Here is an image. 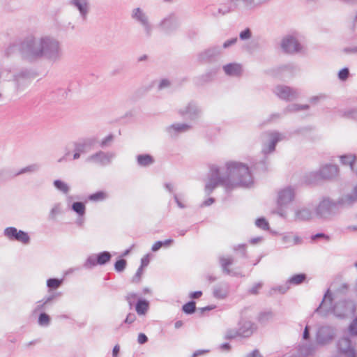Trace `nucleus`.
Here are the masks:
<instances>
[{
    "instance_id": "nucleus-1",
    "label": "nucleus",
    "mask_w": 357,
    "mask_h": 357,
    "mask_svg": "<svg viewBox=\"0 0 357 357\" xmlns=\"http://www.w3.org/2000/svg\"><path fill=\"white\" fill-rule=\"evenodd\" d=\"M226 167L227 174L221 176L217 165L210 166L208 181L204 188L206 195H210L218 185L224 186L229 192L237 187H250L253 184V176L247 165L232 161L227 162Z\"/></svg>"
},
{
    "instance_id": "nucleus-2",
    "label": "nucleus",
    "mask_w": 357,
    "mask_h": 357,
    "mask_svg": "<svg viewBox=\"0 0 357 357\" xmlns=\"http://www.w3.org/2000/svg\"><path fill=\"white\" fill-rule=\"evenodd\" d=\"M333 294L331 290L328 289L324 295L321 303L314 310V313L319 314L323 317H326L332 313L336 317L344 319L355 311L356 306L351 300L342 299L335 303L333 305Z\"/></svg>"
},
{
    "instance_id": "nucleus-3",
    "label": "nucleus",
    "mask_w": 357,
    "mask_h": 357,
    "mask_svg": "<svg viewBox=\"0 0 357 357\" xmlns=\"http://www.w3.org/2000/svg\"><path fill=\"white\" fill-rule=\"evenodd\" d=\"M20 57L28 63L40 60V38L28 36L20 40Z\"/></svg>"
},
{
    "instance_id": "nucleus-4",
    "label": "nucleus",
    "mask_w": 357,
    "mask_h": 357,
    "mask_svg": "<svg viewBox=\"0 0 357 357\" xmlns=\"http://www.w3.org/2000/svg\"><path fill=\"white\" fill-rule=\"evenodd\" d=\"M40 59L55 63L61 60L63 50L60 42L51 36L40 38Z\"/></svg>"
},
{
    "instance_id": "nucleus-5",
    "label": "nucleus",
    "mask_w": 357,
    "mask_h": 357,
    "mask_svg": "<svg viewBox=\"0 0 357 357\" xmlns=\"http://www.w3.org/2000/svg\"><path fill=\"white\" fill-rule=\"evenodd\" d=\"M339 202L329 197H324L315 208L317 218L324 220H330L339 213Z\"/></svg>"
},
{
    "instance_id": "nucleus-6",
    "label": "nucleus",
    "mask_w": 357,
    "mask_h": 357,
    "mask_svg": "<svg viewBox=\"0 0 357 357\" xmlns=\"http://www.w3.org/2000/svg\"><path fill=\"white\" fill-rule=\"evenodd\" d=\"M295 197V192L294 188L291 186L287 187L281 190L278 192V201H277V208L273 211L274 213L279 215L283 218H286L287 212L285 207L288 204L292 202Z\"/></svg>"
},
{
    "instance_id": "nucleus-7",
    "label": "nucleus",
    "mask_w": 357,
    "mask_h": 357,
    "mask_svg": "<svg viewBox=\"0 0 357 357\" xmlns=\"http://www.w3.org/2000/svg\"><path fill=\"white\" fill-rule=\"evenodd\" d=\"M337 330L331 326H321L318 328L315 340L317 344L325 346L331 343L336 336Z\"/></svg>"
},
{
    "instance_id": "nucleus-8",
    "label": "nucleus",
    "mask_w": 357,
    "mask_h": 357,
    "mask_svg": "<svg viewBox=\"0 0 357 357\" xmlns=\"http://www.w3.org/2000/svg\"><path fill=\"white\" fill-rule=\"evenodd\" d=\"M222 54V47L220 45H213L199 52L197 60L199 63L206 64L215 62Z\"/></svg>"
},
{
    "instance_id": "nucleus-9",
    "label": "nucleus",
    "mask_w": 357,
    "mask_h": 357,
    "mask_svg": "<svg viewBox=\"0 0 357 357\" xmlns=\"http://www.w3.org/2000/svg\"><path fill=\"white\" fill-rule=\"evenodd\" d=\"M112 255L109 251H102L98 254L89 255L83 264L86 269H91L99 265L104 266L108 264L112 259Z\"/></svg>"
},
{
    "instance_id": "nucleus-10",
    "label": "nucleus",
    "mask_w": 357,
    "mask_h": 357,
    "mask_svg": "<svg viewBox=\"0 0 357 357\" xmlns=\"http://www.w3.org/2000/svg\"><path fill=\"white\" fill-rule=\"evenodd\" d=\"M131 17L143 27L146 37L150 38L152 35L153 26L149 22L146 13L141 8H136L132 10Z\"/></svg>"
},
{
    "instance_id": "nucleus-11",
    "label": "nucleus",
    "mask_w": 357,
    "mask_h": 357,
    "mask_svg": "<svg viewBox=\"0 0 357 357\" xmlns=\"http://www.w3.org/2000/svg\"><path fill=\"white\" fill-rule=\"evenodd\" d=\"M180 25L181 22L178 17L175 13H172L160 22L158 27L164 33L170 35L176 32Z\"/></svg>"
},
{
    "instance_id": "nucleus-12",
    "label": "nucleus",
    "mask_w": 357,
    "mask_h": 357,
    "mask_svg": "<svg viewBox=\"0 0 357 357\" xmlns=\"http://www.w3.org/2000/svg\"><path fill=\"white\" fill-rule=\"evenodd\" d=\"M3 235L10 241H16L27 245L30 243V236L27 232L18 230L15 227H8L3 230Z\"/></svg>"
},
{
    "instance_id": "nucleus-13",
    "label": "nucleus",
    "mask_w": 357,
    "mask_h": 357,
    "mask_svg": "<svg viewBox=\"0 0 357 357\" xmlns=\"http://www.w3.org/2000/svg\"><path fill=\"white\" fill-rule=\"evenodd\" d=\"M337 349L340 354L344 355L345 357H354V355L357 352L355 348L352 346V342L349 336H343L340 338L337 342Z\"/></svg>"
},
{
    "instance_id": "nucleus-14",
    "label": "nucleus",
    "mask_w": 357,
    "mask_h": 357,
    "mask_svg": "<svg viewBox=\"0 0 357 357\" xmlns=\"http://www.w3.org/2000/svg\"><path fill=\"white\" fill-rule=\"evenodd\" d=\"M274 93L282 100L292 101L298 97V91L285 85H278L274 89Z\"/></svg>"
},
{
    "instance_id": "nucleus-15",
    "label": "nucleus",
    "mask_w": 357,
    "mask_h": 357,
    "mask_svg": "<svg viewBox=\"0 0 357 357\" xmlns=\"http://www.w3.org/2000/svg\"><path fill=\"white\" fill-rule=\"evenodd\" d=\"M98 141L96 137L82 138L77 142H73L74 149L81 153H86L93 149Z\"/></svg>"
},
{
    "instance_id": "nucleus-16",
    "label": "nucleus",
    "mask_w": 357,
    "mask_h": 357,
    "mask_svg": "<svg viewBox=\"0 0 357 357\" xmlns=\"http://www.w3.org/2000/svg\"><path fill=\"white\" fill-rule=\"evenodd\" d=\"M281 47L285 53H295L301 50L302 47L300 43L293 36H287L284 38L281 43Z\"/></svg>"
},
{
    "instance_id": "nucleus-17",
    "label": "nucleus",
    "mask_w": 357,
    "mask_h": 357,
    "mask_svg": "<svg viewBox=\"0 0 357 357\" xmlns=\"http://www.w3.org/2000/svg\"><path fill=\"white\" fill-rule=\"evenodd\" d=\"M178 113L182 116H187L190 120L194 121L200 116L202 110L195 102L191 101L186 107L180 109Z\"/></svg>"
},
{
    "instance_id": "nucleus-18",
    "label": "nucleus",
    "mask_w": 357,
    "mask_h": 357,
    "mask_svg": "<svg viewBox=\"0 0 357 357\" xmlns=\"http://www.w3.org/2000/svg\"><path fill=\"white\" fill-rule=\"evenodd\" d=\"M319 170L323 181H333L339 174L338 166L333 164H326L321 166Z\"/></svg>"
},
{
    "instance_id": "nucleus-19",
    "label": "nucleus",
    "mask_w": 357,
    "mask_h": 357,
    "mask_svg": "<svg viewBox=\"0 0 357 357\" xmlns=\"http://www.w3.org/2000/svg\"><path fill=\"white\" fill-rule=\"evenodd\" d=\"M270 0H228L234 8L243 6L246 10H254L262 4L266 3Z\"/></svg>"
},
{
    "instance_id": "nucleus-20",
    "label": "nucleus",
    "mask_w": 357,
    "mask_h": 357,
    "mask_svg": "<svg viewBox=\"0 0 357 357\" xmlns=\"http://www.w3.org/2000/svg\"><path fill=\"white\" fill-rule=\"evenodd\" d=\"M69 3L78 10L82 20L86 22L90 11L89 0H70Z\"/></svg>"
},
{
    "instance_id": "nucleus-21",
    "label": "nucleus",
    "mask_w": 357,
    "mask_h": 357,
    "mask_svg": "<svg viewBox=\"0 0 357 357\" xmlns=\"http://www.w3.org/2000/svg\"><path fill=\"white\" fill-rule=\"evenodd\" d=\"M218 261L223 274L234 277H243V275L240 272L234 271L229 268V266L234 263L232 257L226 258L224 256H219Z\"/></svg>"
},
{
    "instance_id": "nucleus-22",
    "label": "nucleus",
    "mask_w": 357,
    "mask_h": 357,
    "mask_svg": "<svg viewBox=\"0 0 357 357\" xmlns=\"http://www.w3.org/2000/svg\"><path fill=\"white\" fill-rule=\"evenodd\" d=\"M218 68H213L207 70L205 73L195 77L193 82L197 86H202L204 84L212 82L218 73Z\"/></svg>"
},
{
    "instance_id": "nucleus-23",
    "label": "nucleus",
    "mask_w": 357,
    "mask_h": 357,
    "mask_svg": "<svg viewBox=\"0 0 357 357\" xmlns=\"http://www.w3.org/2000/svg\"><path fill=\"white\" fill-rule=\"evenodd\" d=\"M37 73L31 68H24L18 73L13 75V81L19 86L20 82L24 80H31L37 76Z\"/></svg>"
},
{
    "instance_id": "nucleus-24",
    "label": "nucleus",
    "mask_w": 357,
    "mask_h": 357,
    "mask_svg": "<svg viewBox=\"0 0 357 357\" xmlns=\"http://www.w3.org/2000/svg\"><path fill=\"white\" fill-rule=\"evenodd\" d=\"M238 331L241 337H249L257 328V326L250 321L241 320L238 323Z\"/></svg>"
},
{
    "instance_id": "nucleus-25",
    "label": "nucleus",
    "mask_w": 357,
    "mask_h": 357,
    "mask_svg": "<svg viewBox=\"0 0 357 357\" xmlns=\"http://www.w3.org/2000/svg\"><path fill=\"white\" fill-rule=\"evenodd\" d=\"M191 126L187 123H173L165 128V131L172 137H176L178 134L188 130Z\"/></svg>"
},
{
    "instance_id": "nucleus-26",
    "label": "nucleus",
    "mask_w": 357,
    "mask_h": 357,
    "mask_svg": "<svg viewBox=\"0 0 357 357\" xmlns=\"http://www.w3.org/2000/svg\"><path fill=\"white\" fill-rule=\"evenodd\" d=\"M229 284L227 282H220L213 287V296L220 300L226 298L229 295Z\"/></svg>"
},
{
    "instance_id": "nucleus-27",
    "label": "nucleus",
    "mask_w": 357,
    "mask_h": 357,
    "mask_svg": "<svg viewBox=\"0 0 357 357\" xmlns=\"http://www.w3.org/2000/svg\"><path fill=\"white\" fill-rule=\"evenodd\" d=\"M304 183L310 185H319L323 182L319 170L307 173L303 177Z\"/></svg>"
},
{
    "instance_id": "nucleus-28",
    "label": "nucleus",
    "mask_w": 357,
    "mask_h": 357,
    "mask_svg": "<svg viewBox=\"0 0 357 357\" xmlns=\"http://www.w3.org/2000/svg\"><path fill=\"white\" fill-rule=\"evenodd\" d=\"M271 137L270 143L268 144V148H264L262 152L264 155H267L268 153H271L275 150L276 145L278 142L280 141V133L274 131L269 134Z\"/></svg>"
},
{
    "instance_id": "nucleus-29",
    "label": "nucleus",
    "mask_w": 357,
    "mask_h": 357,
    "mask_svg": "<svg viewBox=\"0 0 357 357\" xmlns=\"http://www.w3.org/2000/svg\"><path fill=\"white\" fill-rule=\"evenodd\" d=\"M223 70L229 76H238L241 74L242 67L238 63H229L223 66Z\"/></svg>"
},
{
    "instance_id": "nucleus-30",
    "label": "nucleus",
    "mask_w": 357,
    "mask_h": 357,
    "mask_svg": "<svg viewBox=\"0 0 357 357\" xmlns=\"http://www.w3.org/2000/svg\"><path fill=\"white\" fill-rule=\"evenodd\" d=\"M149 301L145 298H139L135 303V310L139 315H144L149 309Z\"/></svg>"
},
{
    "instance_id": "nucleus-31",
    "label": "nucleus",
    "mask_w": 357,
    "mask_h": 357,
    "mask_svg": "<svg viewBox=\"0 0 357 357\" xmlns=\"http://www.w3.org/2000/svg\"><path fill=\"white\" fill-rule=\"evenodd\" d=\"M136 159L138 165L140 167H149L155 162L154 158L149 153L139 154Z\"/></svg>"
},
{
    "instance_id": "nucleus-32",
    "label": "nucleus",
    "mask_w": 357,
    "mask_h": 357,
    "mask_svg": "<svg viewBox=\"0 0 357 357\" xmlns=\"http://www.w3.org/2000/svg\"><path fill=\"white\" fill-rule=\"evenodd\" d=\"M278 71L283 77H292L298 71V68L292 63H288L280 66Z\"/></svg>"
},
{
    "instance_id": "nucleus-33",
    "label": "nucleus",
    "mask_w": 357,
    "mask_h": 357,
    "mask_svg": "<svg viewBox=\"0 0 357 357\" xmlns=\"http://www.w3.org/2000/svg\"><path fill=\"white\" fill-rule=\"evenodd\" d=\"M312 217V212L307 208H302L295 211V220L298 221H307Z\"/></svg>"
},
{
    "instance_id": "nucleus-34",
    "label": "nucleus",
    "mask_w": 357,
    "mask_h": 357,
    "mask_svg": "<svg viewBox=\"0 0 357 357\" xmlns=\"http://www.w3.org/2000/svg\"><path fill=\"white\" fill-rule=\"evenodd\" d=\"M316 350L315 346L312 344H303L298 347V352L303 357L313 356Z\"/></svg>"
},
{
    "instance_id": "nucleus-35",
    "label": "nucleus",
    "mask_w": 357,
    "mask_h": 357,
    "mask_svg": "<svg viewBox=\"0 0 357 357\" xmlns=\"http://www.w3.org/2000/svg\"><path fill=\"white\" fill-rule=\"evenodd\" d=\"M274 313L272 310L261 311L259 313L257 320L262 326H266L273 319Z\"/></svg>"
},
{
    "instance_id": "nucleus-36",
    "label": "nucleus",
    "mask_w": 357,
    "mask_h": 357,
    "mask_svg": "<svg viewBox=\"0 0 357 357\" xmlns=\"http://www.w3.org/2000/svg\"><path fill=\"white\" fill-rule=\"evenodd\" d=\"M357 202V185H355L353 188L352 192L350 194H347L343 198L338 201L339 204H346L348 205L353 204Z\"/></svg>"
},
{
    "instance_id": "nucleus-37",
    "label": "nucleus",
    "mask_w": 357,
    "mask_h": 357,
    "mask_svg": "<svg viewBox=\"0 0 357 357\" xmlns=\"http://www.w3.org/2000/svg\"><path fill=\"white\" fill-rule=\"evenodd\" d=\"M268 158L266 155H264V157L261 160H256L252 162V167L255 170L265 172L268 170Z\"/></svg>"
},
{
    "instance_id": "nucleus-38",
    "label": "nucleus",
    "mask_w": 357,
    "mask_h": 357,
    "mask_svg": "<svg viewBox=\"0 0 357 357\" xmlns=\"http://www.w3.org/2000/svg\"><path fill=\"white\" fill-rule=\"evenodd\" d=\"M356 159V155L352 154H344L340 156L341 163L344 165H349L352 171H354V164Z\"/></svg>"
},
{
    "instance_id": "nucleus-39",
    "label": "nucleus",
    "mask_w": 357,
    "mask_h": 357,
    "mask_svg": "<svg viewBox=\"0 0 357 357\" xmlns=\"http://www.w3.org/2000/svg\"><path fill=\"white\" fill-rule=\"evenodd\" d=\"M2 5L4 10L8 12H13L18 10L20 7L19 0H3Z\"/></svg>"
},
{
    "instance_id": "nucleus-40",
    "label": "nucleus",
    "mask_w": 357,
    "mask_h": 357,
    "mask_svg": "<svg viewBox=\"0 0 357 357\" xmlns=\"http://www.w3.org/2000/svg\"><path fill=\"white\" fill-rule=\"evenodd\" d=\"M20 40L21 39H17L8 46L5 50V55L7 57L10 56L16 52H18L20 54Z\"/></svg>"
},
{
    "instance_id": "nucleus-41",
    "label": "nucleus",
    "mask_w": 357,
    "mask_h": 357,
    "mask_svg": "<svg viewBox=\"0 0 357 357\" xmlns=\"http://www.w3.org/2000/svg\"><path fill=\"white\" fill-rule=\"evenodd\" d=\"M17 176L18 174H16V172L12 169H1L0 170V182L9 181Z\"/></svg>"
},
{
    "instance_id": "nucleus-42",
    "label": "nucleus",
    "mask_w": 357,
    "mask_h": 357,
    "mask_svg": "<svg viewBox=\"0 0 357 357\" xmlns=\"http://www.w3.org/2000/svg\"><path fill=\"white\" fill-rule=\"evenodd\" d=\"M307 280V275L305 273H297L292 275L287 280V284L299 285L303 283Z\"/></svg>"
},
{
    "instance_id": "nucleus-43",
    "label": "nucleus",
    "mask_w": 357,
    "mask_h": 357,
    "mask_svg": "<svg viewBox=\"0 0 357 357\" xmlns=\"http://www.w3.org/2000/svg\"><path fill=\"white\" fill-rule=\"evenodd\" d=\"M89 160H93L96 162L102 165L105 164L106 162H109V159L107 155L101 151H100L98 153H96L95 154L91 155L89 157Z\"/></svg>"
},
{
    "instance_id": "nucleus-44",
    "label": "nucleus",
    "mask_w": 357,
    "mask_h": 357,
    "mask_svg": "<svg viewBox=\"0 0 357 357\" xmlns=\"http://www.w3.org/2000/svg\"><path fill=\"white\" fill-rule=\"evenodd\" d=\"M53 185L54 187L59 190V192H62L64 195L68 194L70 192V186L63 181L61 179H56L53 181Z\"/></svg>"
},
{
    "instance_id": "nucleus-45",
    "label": "nucleus",
    "mask_w": 357,
    "mask_h": 357,
    "mask_svg": "<svg viewBox=\"0 0 357 357\" xmlns=\"http://www.w3.org/2000/svg\"><path fill=\"white\" fill-rule=\"evenodd\" d=\"M71 210L76 213L78 216H84L86 213L85 204L82 202H75L72 204Z\"/></svg>"
},
{
    "instance_id": "nucleus-46",
    "label": "nucleus",
    "mask_w": 357,
    "mask_h": 357,
    "mask_svg": "<svg viewBox=\"0 0 357 357\" xmlns=\"http://www.w3.org/2000/svg\"><path fill=\"white\" fill-rule=\"evenodd\" d=\"M63 279H59L56 278H50L47 280V287H48L49 291L56 290L61 286L63 284Z\"/></svg>"
},
{
    "instance_id": "nucleus-47",
    "label": "nucleus",
    "mask_w": 357,
    "mask_h": 357,
    "mask_svg": "<svg viewBox=\"0 0 357 357\" xmlns=\"http://www.w3.org/2000/svg\"><path fill=\"white\" fill-rule=\"evenodd\" d=\"M181 310L182 312L187 315L194 314L197 310L196 302L193 300L188 301L183 305Z\"/></svg>"
},
{
    "instance_id": "nucleus-48",
    "label": "nucleus",
    "mask_w": 357,
    "mask_h": 357,
    "mask_svg": "<svg viewBox=\"0 0 357 357\" xmlns=\"http://www.w3.org/2000/svg\"><path fill=\"white\" fill-rule=\"evenodd\" d=\"M108 197L107 192L102 190L97 191L94 193L90 194L88 196L89 200L91 202H101L106 199Z\"/></svg>"
},
{
    "instance_id": "nucleus-49",
    "label": "nucleus",
    "mask_w": 357,
    "mask_h": 357,
    "mask_svg": "<svg viewBox=\"0 0 357 357\" xmlns=\"http://www.w3.org/2000/svg\"><path fill=\"white\" fill-rule=\"evenodd\" d=\"M40 168V165L37 163L31 164L24 168H22L19 171L16 172V174L21 175L26 173H33L38 172Z\"/></svg>"
},
{
    "instance_id": "nucleus-50",
    "label": "nucleus",
    "mask_w": 357,
    "mask_h": 357,
    "mask_svg": "<svg viewBox=\"0 0 357 357\" xmlns=\"http://www.w3.org/2000/svg\"><path fill=\"white\" fill-rule=\"evenodd\" d=\"M126 266H127V261L125 259L121 258V257H119L116 259V261H115L114 265V270L117 273L123 272L126 269Z\"/></svg>"
},
{
    "instance_id": "nucleus-51",
    "label": "nucleus",
    "mask_w": 357,
    "mask_h": 357,
    "mask_svg": "<svg viewBox=\"0 0 357 357\" xmlns=\"http://www.w3.org/2000/svg\"><path fill=\"white\" fill-rule=\"evenodd\" d=\"M174 242L173 239L169 238L165 241H156L151 248V250L153 252H157L159 250L162 246H169Z\"/></svg>"
},
{
    "instance_id": "nucleus-52",
    "label": "nucleus",
    "mask_w": 357,
    "mask_h": 357,
    "mask_svg": "<svg viewBox=\"0 0 357 357\" xmlns=\"http://www.w3.org/2000/svg\"><path fill=\"white\" fill-rule=\"evenodd\" d=\"M231 6H231H224L222 8H219L217 10L212 11L211 15L215 17H218L219 15H225L234 9V8H232Z\"/></svg>"
},
{
    "instance_id": "nucleus-53",
    "label": "nucleus",
    "mask_w": 357,
    "mask_h": 357,
    "mask_svg": "<svg viewBox=\"0 0 357 357\" xmlns=\"http://www.w3.org/2000/svg\"><path fill=\"white\" fill-rule=\"evenodd\" d=\"M51 318L50 315L44 312H41L38 315V323L40 326H48L50 324Z\"/></svg>"
},
{
    "instance_id": "nucleus-54",
    "label": "nucleus",
    "mask_w": 357,
    "mask_h": 357,
    "mask_svg": "<svg viewBox=\"0 0 357 357\" xmlns=\"http://www.w3.org/2000/svg\"><path fill=\"white\" fill-rule=\"evenodd\" d=\"M255 225L257 227L263 230H268L270 229L269 223L264 217H260L256 219Z\"/></svg>"
},
{
    "instance_id": "nucleus-55",
    "label": "nucleus",
    "mask_w": 357,
    "mask_h": 357,
    "mask_svg": "<svg viewBox=\"0 0 357 357\" xmlns=\"http://www.w3.org/2000/svg\"><path fill=\"white\" fill-rule=\"evenodd\" d=\"M310 108L309 105L292 104L287 107L289 112H298L301 110H306Z\"/></svg>"
},
{
    "instance_id": "nucleus-56",
    "label": "nucleus",
    "mask_w": 357,
    "mask_h": 357,
    "mask_svg": "<svg viewBox=\"0 0 357 357\" xmlns=\"http://www.w3.org/2000/svg\"><path fill=\"white\" fill-rule=\"evenodd\" d=\"M356 108H351L347 110H340L339 114L341 117L348 119H352L353 116L354 114Z\"/></svg>"
},
{
    "instance_id": "nucleus-57",
    "label": "nucleus",
    "mask_w": 357,
    "mask_h": 357,
    "mask_svg": "<svg viewBox=\"0 0 357 357\" xmlns=\"http://www.w3.org/2000/svg\"><path fill=\"white\" fill-rule=\"evenodd\" d=\"M238 336H240L238 330L229 329L226 331V333L224 336V339L227 340H231Z\"/></svg>"
},
{
    "instance_id": "nucleus-58",
    "label": "nucleus",
    "mask_w": 357,
    "mask_h": 357,
    "mask_svg": "<svg viewBox=\"0 0 357 357\" xmlns=\"http://www.w3.org/2000/svg\"><path fill=\"white\" fill-rule=\"evenodd\" d=\"M252 37V31L250 28H246L239 33V38L241 40H248Z\"/></svg>"
},
{
    "instance_id": "nucleus-59",
    "label": "nucleus",
    "mask_w": 357,
    "mask_h": 357,
    "mask_svg": "<svg viewBox=\"0 0 357 357\" xmlns=\"http://www.w3.org/2000/svg\"><path fill=\"white\" fill-rule=\"evenodd\" d=\"M338 78L341 81H345L347 79L349 75V70L348 68L344 67L338 72Z\"/></svg>"
},
{
    "instance_id": "nucleus-60",
    "label": "nucleus",
    "mask_w": 357,
    "mask_h": 357,
    "mask_svg": "<svg viewBox=\"0 0 357 357\" xmlns=\"http://www.w3.org/2000/svg\"><path fill=\"white\" fill-rule=\"evenodd\" d=\"M349 332L353 336H357V317L354 318L353 321L349 326Z\"/></svg>"
},
{
    "instance_id": "nucleus-61",
    "label": "nucleus",
    "mask_w": 357,
    "mask_h": 357,
    "mask_svg": "<svg viewBox=\"0 0 357 357\" xmlns=\"http://www.w3.org/2000/svg\"><path fill=\"white\" fill-rule=\"evenodd\" d=\"M114 139V135L112 134L108 135L105 137L100 142V146L102 148L108 146Z\"/></svg>"
},
{
    "instance_id": "nucleus-62",
    "label": "nucleus",
    "mask_w": 357,
    "mask_h": 357,
    "mask_svg": "<svg viewBox=\"0 0 357 357\" xmlns=\"http://www.w3.org/2000/svg\"><path fill=\"white\" fill-rule=\"evenodd\" d=\"M137 297V294L136 293H129L126 296V300L128 301L130 309H132L134 305L133 300Z\"/></svg>"
},
{
    "instance_id": "nucleus-63",
    "label": "nucleus",
    "mask_w": 357,
    "mask_h": 357,
    "mask_svg": "<svg viewBox=\"0 0 357 357\" xmlns=\"http://www.w3.org/2000/svg\"><path fill=\"white\" fill-rule=\"evenodd\" d=\"M47 306V303L45 302V301L43 299L41 300V301H39L37 302V305L35 307V309L33 310V313H37L39 311H42L43 310H45Z\"/></svg>"
},
{
    "instance_id": "nucleus-64",
    "label": "nucleus",
    "mask_w": 357,
    "mask_h": 357,
    "mask_svg": "<svg viewBox=\"0 0 357 357\" xmlns=\"http://www.w3.org/2000/svg\"><path fill=\"white\" fill-rule=\"evenodd\" d=\"M60 208H61V204L60 203L56 204L54 206V207L51 209L50 215H49V218L50 219H53L56 214H59L60 213Z\"/></svg>"
}]
</instances>
